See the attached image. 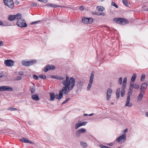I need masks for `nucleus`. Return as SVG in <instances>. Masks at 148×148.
<instances>
[{"label":"nucleus","mask_w":148,"mask_h":148,"mask_svg":"<svg viewBox=\"0 0 148 148\" xmlns=\"http://www.w3.org/2000/svg\"><path fill=\"white\" fill-rule=\"evenodd\" d=\"M113 22L114 23H116L121 25H125L128 24L129 23V21L127 19L121 18H114L113 19Z\"/></svg>","instance_id":"2"},{"label":"nucleus","mask_w":148,"mask_h":148,"mask_svg":"<svg viewBox=\"0 0 148 148\" xmlns=\"http://www.w3.org/2000/svg\"><path fill=\"white\" fill-rule=\"evenodd\" d=\"M51 77L53 79H63L55 75H51Z\"/></svg>","instance_id":"33"},{"label":"nucleus","mask_w":148,"mask_h":148,"mask_svg":"<svg viewBox=\"0 0 148 148\" xmlns=\"http://www.w3.org/2000/svg\"><path fill=\"white\" fill-rule=\"evenodd\" d=\"M39 1L44 3H46L47 2L48 0H38Z\"/></svg>","instance_id":"40"},{"label":"nucleus","mask_w":148,"mask_h":148,"mask_svg":"<svg viewBox=\"0 0 148 148\" xmlns=\"http://www.w3.org/2000/svg\"><path fill=\"white\" fill-rule=\"evenodd\" d=\"M132 92L133 90L129 88L127 97L126 102L125 105L126 106L132 107V103H130V96L132 95Z\"/></svg>","instance_id":"3"},{"label":"nucleus","mask_w":148,"mask_h":148,"mask_svg":"<svg viewBox=\"0 0 148 148\" xmlns=\"http://www.w3.org/2000/svg\"><path fill=\"white\" fill-rule=\"evenodd\" d=\"M46 6H49L51 8H56L58 7H62V6L60 5H58L51 3H48L46 5Z\"/></svg>","instance_id":"17"},{"label":"nucleus","mask_w":148,"mask_h":148,"mask_svg":"<svg viewBox=\"0 0 148 148\" xmlns=\"http://www.w3.org/2000/svg\"><path fill=\"white\" fill-rule=\"evenodd\" d=\"M94 71H92L89 80V83L88 84L87 87V89L88 90H90L92 86V84L94 76Z\"/></svg>","instance_id":"8"},{"label":"nucleus","mask_w":148,"mask_h":148,"mask_svg":"<svg viewBox=\"0 0 148 148\" xmlns=\"http://www.w3.org/2000/svg\"><path fill=\"white\" fill-rule=\"evenodd\" d=\"M8 18L10 21H13L15 19L14 15H9Z\"/></svg>","instance_id":"24"},{"label":"nucleus","mask_w":148,"mask_h":148,"mask_svg":"<svg viewBox=\"0 0 148 148\" xmlns=\"http://www.w3.org/2000/svg\"><path fill=\"white\" fill-rule=\"evenodd\" d=\"M126 88H123V87H122L121 90V96L122 97H123L125 95V89Z\"/></svg>","instance_id":"28"},{"label":"nucleus","mask_w":148,"mask_h":148,"mask_svg":"<svg viewBox=\"0 0 148 148\" xmlns=\"http://www.w3.org/2000/svg\"><path fill=\"white\" fill-rule=\"evenodd\" d=\"M79 9L80 10L82 11L84 10V7L82 6H80Z\"/></svg>","instance_id":"48"},{"label":"nucleus","mask_w":148,"mask_h":148,"mask_svg":"<svg viewBox=\"0 0 148 148\" xmlns=\"http://www.w3.org/2000/svg\"><path fill=\"white\" fill-rule=\"evenodd\" d=\"M16 25L20 27H25L27 26L25 21L23 19L17 21Z\"/></svg>","instance_id":"6"},{"label":"nucleus","mask_w":148,"mask_h":148,"mask_svg":"<svg viewBox=\"0 0 148 148\" xmlns=\"http://www.w3.org/2000/svg\"><path fill=\"white\" fill-rule=\"evenodd\" d=\"M114 144V143H111L109 144H108V145H109L111 146H112Z\"/></svg>","instance_id":"51"},{"label":"nucleus","mask_w":148,"mask_h":148,"mask_svg":"<svg viewBox=\"0 0 148 148\" xmlns=\"http://www.w3.org/2000/svg\"><path fill=\"white\" fill-rule=\"evenodd\" d=\"M37 3L35 2H33L32 3L31 5L32 6H34L36 5Z\"/></svg>","instance_id":"46"},{"label":"nucleus","mask_w":148,"mask_h":148,"mask_svg":"<svg viewBox=\"0 0 148 148\" xmlns=\"http://www.w3.org/2000/svg\"><path fill=\"white\" fill-rule=\"evenodd\" d=\"M66 103V102H65V101H63L62 103V104H64L65 103Z\"/></svg>","instance_id":"58"},{"label":"nucleus","mask_w":148,"mask_h":148,"mask_svg":"<svg viewBox=\"0 0 148 148\" xmlns=\"http://www.w3.org/2000/svg\"><path fill=\"white\" fill-rule=\"evenodd\" d=\"M3 45V43L2 41H0V46H2Z\"/></svg>","instance_id":"52"},{"label":"nucleus","mask_w":148,"mask_h":148,"mask_svg":"<svg viewBox=\"0 0 148 148\" xmlns=\"http://www.w3.org/2000/svg\"><path fill=\"white\" fill-rule=\"evenodd\" d=\"M112 90L110 88H108L107 90L106 99L108 101L109 100L110 98Z\"/></svg>","instance_id":"14"},{"label":"nucleus","mask_w":148,"mask_h":148,"mask_svg":"<svg viewBox=\"0 0 148 148\" xmlns=\"http://www.w3.org/2000/svg\"><path fill=\"white\" fill-rule=\"evenodd\" d=\"M32 98L33 100L37 101L39 100L38 96L37 95H32Z\"/></svg>","instance_id":"23"},{"label":"nucleus","mask_w":148,"mask_h":148,"mask_svg":"<svg viewBox=\"0 0 148 148\" xmlns=\"http://www.w3.org/2000/svg\"><path fill=\"white\" fill-rule=\"evenodd\" d=\"M80 144L82 146L84 147H86L87 145V143L84 142L82 141L80 142Z\"/></svg>","instance_id":"31"},{"label":"nucleus","mask_w":148,"mask_h":148,"mask_svg":"<svg viewBox=\"0 0 148 148\" xmlns=\"http://www.w3.org/2000/svg\"><path fill=\"white\" fill-rule=\"evenodd\" d=\"M93 14L96 15H98V16H100L102 14L101 13H100L99 12H93Z\"/></svg>","instance_id":"35"},{"label":"nucleus","mask_w":148,"mask_h":148,"mask_svg":"<svg viewBox=\"0 0 148 148\" xmlns=\"http://www.w3.org/2000/svg\"><path fill=\"white\" fill-rule=\"evenodd\" d=\"M93 114H90L89 115V116H92L93 115Z\"/></svg>","instance_id":"60"},{"label":"nucleus","mask_w":148,"mask_h":148,"mask_svg":"<svg viewBox=\"0 0 148 148\" xmlns=\"http://www.w3.org/2000/svg\"><path fill=\"white\" fill-rule=\"evenodd\" d=\"M50 98L49 100L51 101L54 100L55 98V95L54 92H51L49 93Z\"/></svg>","instance_id":"21"},{"label":"nucleus","mask_w":148,"mask_h":148,"mask_svg":"<svg viewBox=\"0 0 148 148\" xmlns=\"http://www.w3.org/2000/svg\"><path fill=\"white\" fill-rule=\"evenodd\" d=\"M127 78L126 77H124L122 87L123 88H126V85L127 82Z\"/></svg>","instance_id":"22"},{"label":"nucleus","mask_w":148,"mask_h":148,"mask_svg":"<svg viewBox=\"0 0 148 148\" xmlns=\"http://www.w3.org/2000/svg\"><path fill=\"white\" fill-rule=\"evenodd\" d=\"M2 24H3L2 22L1 21H0V25H2Z\"/></svg>","instance_id":"57"},{"label":"nucleus","mask_w":148,"mask_h":148,"mask_svg":"<svg viewBox=\"0 0 148 148\" xmlns=\"http://www.w3.org/2000/svg\"><path fill=\"white\" fill-rule=\"evenodd\" d=\"M97 9L99 11L101 12L102 11L104 10V8L100 6H97Z\"/></svg>","instance_id":"29"},{"label":"nucleus","mask_w":148,"mask_h":148,"mask_svg":"<svg viewBox=\"0 0 148 148\" xmlns=\"http://www.w3.org/2000/svg\"><path fill=\"white\" fill-rule=\"evenodd\" d=\"M130 88L133 90V88L138 89L140 88L139 86L136 84H134L133 82H130Z\"/></svg>","instance_id":"13"},{"label":"nucleus","mask_w":148,"mask_h":148,"mask_svg":"<svg viewBox=\"0 0 148 148\" xmlns=\"http://www.w3.org/2000/svg\"><path fill=\"white\" fill-rule=\"evenodd\" d=\"M40 21V20H39L38 21L33 22H32V23H30V24L31 25H33V24H35V23H38Z\"/></svg>","instance_id":"41"},{"label":"nucleus","mask_w":148,"mask_h":148,"mask_svg":"<svg viewBox=\"0 0 148 148\" xmlns=\"http://www.w3.org/2000/svg\"><path fill=\"white\" fill-rule=\"evenodd\" d=\"M21 77L20 76H17L16 77L15 80H21Z\"/></svg>","instance_id":"42"},{"label":"nucleus","mask_w":148,"mask_h":148,"mask_svg":"<svg viewBox=\"0 0 148 148\" xmlns=\"http://www.w3.org/2000/svg\"><path fill=\"white\" fill-rule=\"evenodd\" d=\"M145 116L146 117H148V112H146L145 113Z\"/></svg>","instance_id":"55"},{"label":"nucleus","mask_w":148,"mask_h":148,"mask_svg":"<svg viewBox=\"0 0 148 148\" xmlns=\"http://www.w3.org/2000/svg\"><path fill=\"white\" fill-rule=\"evenodd\" d=\"M38 77L39 78L43 79H45L46 78V75L43 74L39 75Z\"/></svg>","instance_id":"32"},{"label":"nucleus","mask_w":148,"mask_h":148,"mask_svg":"<svg viewBox=\"0 0 148 148\" xmlns=\"http://www.w3.org/2000/svg\"><path fill=\"white\" fill-rule=\"evenodd\" d=\"M101 148H106V146L103 145L102 144H100L99 146Z\"/></svg>","instance_id":"45"},{"label":"nucleus","mask_w":148,"mask_h":148,"mask_svg":"<svg viewBox=\"0 0 148 148\" xmlns=\"http://www.w3.org/2000/svg\"><path fill=\"white\" fill-rule=\"evenodd\" d=\"M146 7V6L145 5H143L142 6V8L144 9V10H146L147 11H148V8L147 9L144 8H145Z\"/></svg>","instance_id":"47"},{"label":"nucleus","mask_w":148,"mask_h":148,"mask_svg":"<svg viewBox=\"0 0 148 148\" xmlns=\"http://www.w3.org/2000/svg\"><path fill=\"white\" fill-rule=\"evenodd\" d=\"M14 62L11 60H7L5 61L4 64L7 66H13Z\"/></svg>","instance_id":"11"},{"label":"nucleus","mask_w":148,"mask_h":148,"mask_svg":"<svg viewBox=\"0 0 148 148\" xmlns=\"http://www.w3.org/2000/svg\"><path fill=\"white\" fill-rule=\"evenodd\" d=\"M62 84L65 86L62 88V89L59 90V95L56 94L55 98L59 101L62 98L63 93L66 95L70 90H72L75 84V79L73 77L69 78V77L66 75V79L62 82Z\"/></svg>","instance_id":"1"},{"label":"nucleus","mask_w":148,"mask_h":148,"mask_svg":"<svg viewBox=\"0 0 148 148\" xmlns=\"http://www.w3.org/2000/svg\"><path fill=\"white\" fill-rule=\"evenodd\" d=\"M145 92L140 91V93L138 96L137 100L138 101H140L142 99Z\"/></svg>","instance_id":"18"},{"label":"nucleus","mask_w":148,"mask_h":148,"mask_svg":"<svg viewBox=\"0 0 148 148\" xmlns=\"http://www.w3.org/2000/svg\"><path fill=\"white\" fill-rule=\"evenodd\" d=\"M18 74L19 75H22L23 74V71H20L18 73Z\"/></svg>","instance_id":"49"},{"label":"nucleus","mask_w":148,"mask_h":148,"mask_svg":"<svg viewBox=\"0 0 148 148\" xmlns=\"http://www.w3.org/2000/svg\"><path fill=\"white\" fill-rule=\"evenodd\" d=\"M3 1L5 5L9 8L13 9L14 7V4L13 0H3Z\"/></svg>","instance_id":"5"},{"label":"nucleus","mask_w":148,"mask_h":148,"mask_svg":"<svg viewBox=\"0 0 148 148\" xmlns=\"http://www.w3.org/2000/svg\"><path fill=\"white\" fill-rule=\"evenodd\" d=\"M51 69L50 65L48 64L44 69V71L45 72H47Z\"/></svg>","instance_id":"27"},{"label":"nucleus","mask_w":148,"mask_h":148,"mask_svg":"<svg viewBox=\"0 0 148 148\" xmlns=\"http://www.w3.org/2000/svg\"><path fill=\"white\" fill-rule=\"evenodd\" d=\"M122 78L121 77H120L118 80V82L119 84H121L122 83Z\"/></svg>","instance_id":"37"},{"label":"nucleus","mask_w":148,"mask_h":148,"mask_svg":"<svg viewBox=\"0 0 148 148\" xmlns=\"http://www.w3.org/2000/svg\"><path fill=\"white\" fill-rule=\"evenodd\" d=\"M87 123V122H79L78 123H76L75 124V129H77L79 127L85 125Z\"/></svg>","instance_id":"16"},{"label":"nucleus","mask_w":148,"mask_h":148,"mask_svg":"<svg viewBox=\"0 0 148 148\" xmlns=\"http://www.w3.org/2000/svg\"><path fill=\"white\" fill-rule=\"evenodd\" d=\"M13 90L12 88L8 86H0V91H12Z\"/></svg>","instance_id":"10"},{"label":"nucleus","mask_w":148,"mask_h":148,"mask_svg":"<svg viewBox=\"0 0 148 148\" xmlns=\"http://www.w3.org/2000/svg\"><path fill=\"white\" fill-rule=\"evenodd\" d=\"M33 78L34 79H36V80L38 79V76L36 75H34Z\"/></svg>","instance_id":"44"},{"label":"nucleus","mask_w":148,"mask_h":148,"mask_svg":"<svg viewBox=\"0 0 148 148\" xmlns=\"http://www.w3.org/2000/svg\"><path fill=\"white\" fill-rule=\"evenodd\" d=\"M2 75V73H0V78H1L3 76V75Z\"/></svg>","instance_id":"56"},{"label":"nucleus","mask_w":148,"mask_h":148,"mask_svg":"<svg viewBox=\"0 0 148 148\" xmlns=\"http://www.w3.org/2000/svg\"><path fill=\"white\" fill-rule=\"evenodd\" d=\"M82 21L84 23L90 24L93 22V19L92 18L84 17L82 18Z\"/></svg>","instance_id":"9"},{"label":"nucleus","mask_w":148,"mask_h":148,"mask_svg":"<svg viewBox=\"0 0 148 148\" xmlns=\"http://www.w3.org/2000/svg\"><path fill=\"white\" fill-rule=\"evenodd\" d=\"M111 105H113L114 104V103L113 102H112L111 103Z\"/></svg>","instance_id":"61"},{"label":"nucleus","mask_w":148,"mask_h":148,"mask_svg":"<svg viewBox=\"0 0 148 148\" xmlns=\"http://www.w3.org/2000/svg\"><path fill=\"white\" fill-rule=\"evenodd\" d=\"M20 141L21 142L24 143H30L32 144L33 142L32 141H30L29 140L25 139L24 138H22L20 139Z\"/></svg>","instance_id":"19"},{"label":"nucleus","mask_w":148,"mask_h":148,"mask_svg":"<svg viewBox=\"0 0 148 148\" xmlns=\"http://www.w3.org/2000/svg\"><path fill=\"white\" fill-rule=\"evenodd\" d=\"M71 99V98H67L66 100H65V102H66V103H67Z\"/></svg>","instance_id":"50"},{"label":"nucleus","mask_w":148,"mask_h":148,"mask_svg":"<svg viewBox=\"0 0 148 148\" xmlns=\"http://www.w3.org/2000/svg\"><path fill=\"white\" fill-rule=\"evenodd\" d=\"M127 131H128V129H126L124 130L123 132H127Z\"/></svg>","instance_id":"54"},{"label":"nucleus","mask_w":148,"mask_h":148,"mask_svg":"<svg viewBox=\"0 0 148 148\" xmlns=\"http://www.w3.org/2000/svg\"><path fill=\"white\" fill-rule=\"evenodd\" d=\"M19 3V2L18 1H16L15 2V3L16 5H18Z\"/></svg>","instance_id":"53"},{"label":"nucleus","mask_w":148,"mask_h":148,"mask_svg":"<svg viewBox=\"0 0 148 148\" xmlns=\"http://www.w3.org/2000/svg\"><path fill=\"white\" fill-rule=\"evenodd\" d=\"M136 73H134L131 78V82H134L136 79Z\"/></svg>","instance_id":"26"},{"label":"nucleus","mask_w":148,"mask_h":148,"mask_svg":"<svg viewBox=\"0 0 148 148\" xmlns=\"http://www.w3.org/2000/svg\"><path fill=\"white\" fill-rule=\"evenodd\" d=\"M106 148H111V147H108L106 146Z\"/></svg>","instance_id":"62"},{"label":"nucleus","mask_w":148,"mask_h":148,"mask_svg":"<svg viewBox=\"0 0 148 148\" xmlns=\"http://www.w3.org/2000/svg\"><path fill=\"white\" fill-rule=\"evenodd\" d=\"M120 89L118 88L117 89L116 92V95L117 99H119L120 97Z\"/></svg>","instance_id":"25"},{"label":"nucleus","mask_w":148,"mask_h":148,"mask_svg":"<svg viewBox=\"0 0 148 148\" xmlns=\"http://www.w3.org/2000/svg\"><path fill=\"white\" fill-rule=\"evenodd\" d=\"M8 110H10L11 111H14L16 110L17 109L14 108H9L8 109Z\"/></svg>","instance_id":"38"},{"label":"nucleus","mask_w":148,"mask_h":148,"mask_svg":"<svg viewBox=\"0 0 148 148\" xmlns=\"http://www.w3.org/2000/svg\"><path fill=\"white\" fill-rule=\"evenodd\" d=\"M126 139V134L119 136L116 139V141L120 143H122L125 142Z\"/></svg>","instance_id":"7"},{"label":"nucleus","mask_w":148,"mask_h":148,"mask_svg":"<svg viewBox=\"0 0 148 148\" xmlns=\"http://www.w3.org/2000/svg\"><path fill=\"white\" fill-rule=\"evenodd\" d=\"M86 131V130L84 128H81L77 130L76 133V136L77 137H79L81 133H83Z\"/></svg>","instance_id":"12"},{"label":"nucleus","mask_w":148,"mask_h":148,"mask_svg":"<svg viewBox=\"0 0 148 148\" xmlns=\"http://www.w3.org/2000/svg\"><path fill=\"white\" fill-rule=\"evenodd\" d=\"M123 2V4L127 7L129 6V4L128 3V2L127 0H122Z\"/></svg>","instance_id":"30"},{"label":"nucleus","mask_w":148,"mask_h":148,"mask_svg":"<svg viewBox=\"0 0 148 148\" xmlns=\"http://www.w3.org/2000/svg\"><path fill=\"white\" fill-rule=\"evenodd\" d=\"M145 75L144 74H143L142 75L141 77V81H143L145 79Z\"/></svg>","instance_id":"36"},{"label":"nucleus","mask_w":148,"mask_h":148,"mask_svg":"<svg viewBox=\"0 0 148 148\" xmlns=\"http://www.w3.org/2000/svg\"><path fill=\"white\" fill-rule=\"evenodd\" d=\"M147 86V83H143L141 86L140 91L145 93Z\"/></svg>","instance_id":"15"},{"label":"nucleus","mask_w":148,"mask_h":148,"mask_svg":"<svg viewBox=\"0 0 148 148\" xmlns=\"http://www.w3.org/2000/svg\"><path fill=\"white\" fill-rule=\"evenodd\" d=\"M50 68H51L50 70H51L55 69H56V67L54 65L50 66Z\"/></svg>","instance_id":"43"},{"label":"nucleus","mask_w":148,"mask_h":148,"mask_svg":"<svg viewBox=\"0 0 148 148\" xmlns=\"http://www.w3.org/2000/svg\"><path fill=\"white\" fill-rule=\"evenodd\" d=\"M87 115H88V114H83L84 116H87Z\"/></svg>","instance_id":"59"},{"label":"nucleus","mask_w":148,"mask_h":148,"mask_svg":"<svg viewBox=\"0 0 148 148\" xmlns=\"http://www.w3.org/2000/svg\"><path fill=\"white\" fill-rule=\"evenodd\" d=\"M30 90L32 94L34 93L35 92V86H34L32 88H30Z\"/></svg>","instance_id":"34"},{"label":"nucleus","mask_w":148,"mask_h":148,"mask_svg":"<svg viewBox=\"0 0 148 148\" xmlns=\"http://www.w3.org/2000/svg\"><path fill=\"white\" fill-rule=\"evenodd\" d=\"M36 62V60H32L26 61L25 60L22 61V64L23 65L25 66H29L32 65Z\"/></svg>","instance_id":"4"},{"label":"nucleus","mask_w":148,"mask_h":148,"mask_svg":"<svg viewBox=\"0 0 148 148\" xmlns=\"http://www.w3.org/2000/svg\"><path fill=\"white\" fill-rule=\"evenodd\" d=\"M112 5L115 7L116 8H117L118 7V5L113 2H112Z\"/></svg>","instance_id":"39"},{"label":"nucleus","mask_w":148,"mask_h":148,"mask_svg":"<svg viewBox=\"0 0 148 148\" xmlns=\"http://www.w3.org/2000/svg\"><path fill=\"white\" fill-rule=\"evenodd\" d=\"M14 16H15V19H17V21L22 19V16L20 13H18Z\"/></svg>","instance_id":"20"}]
</instances>
